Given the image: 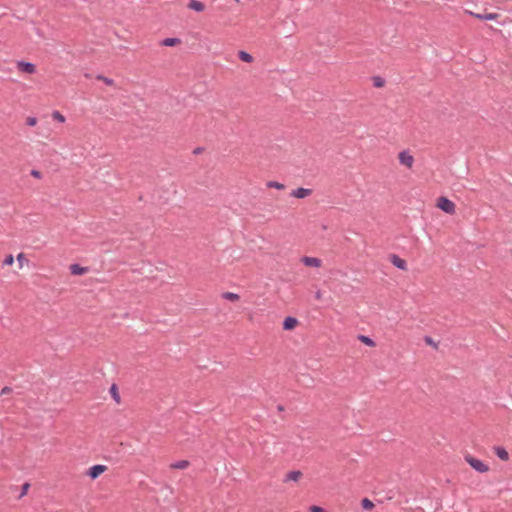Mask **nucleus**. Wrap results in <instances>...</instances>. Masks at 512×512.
Masks as SVG:
<instances>
[{"instance_id": "nucleus-22", "label": "nucleus", "mask_w": 512, "mask_h": 512, "mask_svg": "<svg viewBox=\"0 0 512 512\" xmlns=\"http://www.w3.org/2000/svg\"><path fill=\"white\" fill-rule=\"evenodd\" d=\"M110 393L113 397V399L117 402V403H120V396H119V393H118V389H117V386L115 384H113L110 388Z\"/></svg>"}, {"instance_id": "nucleus-34", "label": "nucleus", "mask_w": 512, "mask_h": 512, "mask_svg": "<svg viewBox=\"0 0 512 512\" xmlns=\"http://www.w3.org/2000/svg\"><path fill=\"white\" fill-rule=\"evenodd\" d=\"M425 341L428 344H433V341H432V339L430 337H426Z\"/></svg>"}, {"instance_id": "nucleus-9", "label": "nucleus", "mask_w": 512, "mask_h": 512, "mask_svg": "<svg viewBox=\"0 0 512 512\" xmlns=\"http://www.w3.org/2000/svg\"><path fill=\"white\" fill-rule=\"evenodd\" d=\"M298 324V320L295 317L288 316L283 321V329L284 330H292Z\"/></svg>"}, {"instance_id": "nucleus-18", "label": "nucleus", "mask_w": 512, "mask_h": 512, "mask_svg": "<svg viewBox=\"0 0 512 512\" xmlns=\"http://www.w3.org/2000/svg\"><path fill=\"white\" fill-rule=\"evenodd\" d=\"M358 339H359V341H361L362 343H364L365 345H367L369 347H374L376 345L375 341L368 336L359 335Z\"/></svg>"}, {"instance_id": "nucleus-10", "label": "nucleus", "mask_w": 512, "mask_h": 512, "mask_svg": "<svg viewBox=\"0 0 512 512\" xmlns=\"http://www.w3.org/2000/svg\"><path fill=\"white\" fill-rule=\"evenodd\" d=\"M470 15H472L473 17L480 19V20H496L498 18L497 13L480 14V13L470 12Z\"/></svg>"}, {"instance_id": "nucleus-3", "label": "nucleus", "mask_w": 512, "mask_h": 512, "mask_svg": "<svg viewBox=\"0 0 512 512\" xmlns=\"http://www.w3.org/2000/svg\"><path fill=\"white\" fill-rule=\"evenodd\" d=\"M398 159L400 164L406 166L407 168H412L414 164V157L406 150L401 151L398 155Z\"/></svg>"}, {"instance_id": "nucleus-1", "label": "nucleus", "mask_w": 512, "mask_h": 512, "mask_svg": "<svg viewBox=\"0 0 512 512\" xmlns=\"http://www.w3.org/2000/svg\"><path fill=\"white\" fill-rule=\"evenodd\" d=\"M465 461L479 473H486L489 471V466L487 464L471 455H466Z\"/></svg>"}, {"instance_id": "nucleus-12", "label": "nucleus", "mask_w": 512, "mask_h": 512, "mask_svg": "<svg viewBox=\"0 0 512 512\" xmlns=\"http://www.w3.org/2000/svg\"><path fill=\"white\" fill-rule=\"evenodd\" d=\"M494 452L499 459H501L503 461L509 460V453L507 452V450L504 447H501V446L494 447Z\"/></svg>"}, {"instance_id": "nucleus-27", "label": "nucleus", "mask_w": 512, "mask_h": 512, "mask_svg": "<svg viewBox=\"0 0 512 512\" xmlns=\"http://www.w3.org/2000/svg\"><path fill=\"white\" fill-rule=\"evenodd\" d=\"M385 84V81L381 77H375L374 78V86L377 88L383 87Z\"/></svg>"}, {"instance_id": "nucleus-20", "label": "nucleus", "mask_w": 512, "mask_h": 512, "mask_svg": "<svg viewBox=\"0 0 512 512\" xmlns=\"http://www.w3.org/2000/svg\"><path fill=\"white\" fill-rule=\"evenodd\" d=\"M52 118L60 123H64L66 120L65 116L57 110L52 112Z\"/></svg>"}, {"instance_id": "nucleus-14", "label": "nucleus", "mask_w": 512, "mask_h": 512, "mask_svg": "<svg viewBox=\"0 0 512 512\" xmlns=\"http://www.w3.org/2000/svg\"><path fill=\"white\" fill-rule=\"evenodd\" d=\"M70 272L73 275H83V274H85L87 272V268L86 267H81L78 264H72L70 266Z\"/></svg>"}, {"instance_id": "nucleus-28", "label": "nucleus", "mask_w": 512, "mask_h": 512, "mask_svg": "<svg viewBox=\"0 0 512 512\" xmlns=\"http://www.w3.org/2000/svg\"><path fill=\"white\" fill-rule=\"evenodd\" d=\"M26 123L28 126H35L37 124V118L36 117H28L26 120Z\"/></svg>"}, {"instance_id": "nucleus-5", "label": "nucleus", "mask_w": 512, "mask_h": 512, "mask_svg": "<svg viewBox=\"0 0 512 512\" xmlns=\"http://www.w3.org/2000/svg\"><path fill=\"white\" fill-rule=\"evenodd\" d=\"M17 68L19 71L28 74H34L36 72V66L31 62L18 61Z\"/></svg>"}, {"instance_id": "nucleus-25", "label": "nucleus", "mask_w": 512, "mask_h": 512, "mask_svg": "<svg viewBox=\"0 0 512 512\" xmlns=\"http://www.w3.org/2000/svg\"><path fill=\"white\" fill-rule=\"evenodd\" d=\"M17 261H18V263H19V267H20V268H22V267H23L24 263H27V262H28V260H27V258H26V256H25V254H24V253H19V254L17 255Z\"/></svg>"}, {"instance_id": "nucleus-16", "label": "nucleus", "mask_w": 512, "mask_h": 512, "mask_svg": "<svg viewBox=\"0 0 512 512\" xmlns=\"http://www.w3.org/2000/svg\"><path fill=\"white\" fill-rule=\"evenodd\" d=\"M238 57L241 61L246 63H251L253 61V56L246 51H239Z\"/></svg>"}, {"instance_id": "nucleus-11", "label": "nucleus", "mask_w": 512, "mask_h": 512, "mask_svg": "<svg viewBox=\"0 0 512 512\" xmlns=\"http://www.w3.org/2000/svg\"><path fill=\"white\" fill-rule=\"evenodd\" d=\"M187 6L189 9L194 10L196 12H202L205 9L204 3L198 0H190Z\"/></svg>"}, {"instance_id": "nucleus-30", "label": "nucleus", "mask_w": 512, "mask_h": 512, "mask_svg": "<svg viewBox=\"0 0 512 512\" xmlns=\"http://www.w3.org/2000/svg\"><path fill=\"white\" fill-rule=\"evenodd\" d=\"M12 392V388L9 387V386H5L1 389V392L0 394L1 395H7V394H10Z\"/></svg>"}, {"instance_id": "nucleus-6", "label": "nucleus", "mask_w": 512, "mask_h": 512, "mask_svg": "<svg viewBox=\"0 0 512 512\" xmlns=\"http://www.w3.org/2000/svg\"><path fill=\"white\" fill-rule=\"evenodd\" d=\"M301 262L307 267L320 268L322 265L321 259L317 257L304 256L301 258Z\"/></svg>"}, {"instance_id": "nucleus-15", "label": "nucleus", "mask_w": 512, "mask_h": 512, "mask_svg": "<svg viewBox=\"0 0 512 512\" xmlns=\"http://www.w3.org/2000/svg\"><path fill=\"white\" fill-rule=\"evenodd\" d=\"M189 466V461L180 460L170 464L171 469H186Z\"/></svg>"}, {"instance_id": "nucleus-24", "label": "nucleus", "mask_w": 512, "mask_h": 512, "mask_svg": "<svg viewBox=\"0 0 512 512\" xmlns=\"http://www.w3.org/2000/svg\"><path fill=\"white\" fill-rule=\"evenodd\" d=\"M98 80H101L103 81L106 85L108 86H112L114 84V80L111 79V78H108L106 76H103V75H97L96 77Z\"/></svg>"}, {"instance_id": "nucleus-17", "label": "nucleus", "mask_w": 512, "mask_h": 512, "mask_svg": "<svg viewBox=\"0 0 512 512\" xmlns=\"http://www.w3.org/2000/svg\"><path fill=\"white\" fill-rule=\"evenodd\" d=\"M181 41L179 38H165L161 44L163 46L172 47L179 44Z\"/></svg>"}, {"instance_id": "nucleus-31", "label": "nucleus", "mask_w": 512, "mask_h": 512, "mask_svg": "<svg viewBox=\"0 0 512 512\" xmlns=\"http://www.w3.org/2000/svg\"><path fill=\"white\" fill-rule=\"evenodd\" d=\"M309 510L310 512H326L325 509L319 506H311Z\"/></svg>"}, {"instance_id": "nucleus-23", "label": "nucleus", "mask_w": 512, "mask_h": 512, "mask_svg": "<svg viewBox=\"0 0 512 512\" xmlns=\"http://www.w3.org/2000/svg\"><path fill=\"white\" fill-rule=\"evenodd\" d=\"M361 505L364 510H371L374 507V503L368 498H364L361 501Z\"/></svg>"}, {"instance_id": "nucleus-35", "label": "nucleus", "mask_w": 512, "mask_h": 512, "mask_svg": "<svg viewBox=\"0 0 512 512\" xmlns=\"http://www.w3.org/2000/svg\"><path fill=\"white\" fill-rule=\"evenodd\" d=\"M194 153H200V148H197Z\"/></svg>"}, {"instance_id": "nucleus-19", "label": "nucleus", "mask_w": 512, "mask_h": 512, "mask_svg": "<svg viewBox=\"0 0 512 512\" xmlns=\"http://www.w3.org/2000/svg\"><path fill=\"white\" fill-rule=\"evenodd\" d=\"M222 297L228 301H232V302H235V301H238L240 296L237 294V293H233V292H224L222 294Z\"/></svg>"}, {"instance_id": "nucleus-32", "label": "nucleus", "mask_w": 512, "mask_h": 512, "mask_svg": "<svg viewBox=\"0 0 512 512\" xmlns=\"http://www.w3.org/2000/svg\"><path fill=\"white\" fill-rule=\"evenodd\" d=\"M30 174H31V176H33V177H35V178H37V179H40V178H41V176H42V175H41V172H40V171H38V170H35V169H33V170L31 171V173H30Z\"/></svg>"}, {"instance_id": "nucleus-2", "label": "nucleus", "mask_w": 512, "mask_h": 512, "mask_svg": "<svg viewBox=\"0 0 512 512\" xmlns=\"http://www.w3.org/2000/svg\"><path fill=\"white\" fill-rule=\"evenodd\" d=\"M437 207L447 214L452 215L455 213V204L444 196L438 198Z\"/></svg>"}, {"instance_id": "nucleus-8", "label": "nucleus", "mask_w": 512, "mask_h": 512, "mask_svg": "<svg viewBox=\"0 0 512 512\" xmlns=\"http://www.w3.org/2000/svg\"><path fill=\"white\" fill-rule=\"evenodd\" d=\"M311 193H312L311 189L300 187V188L292 190L290 195L294 198L302 199V198H305V197L311 195Z\"/></svg>"}, {"instance_id": "nucleus-33", "label": "nucleus", "mask_w": 512, "mask_h": 512, "mask_svg": "<svg viewBox=\"0 0 512 512\" xmlns=\"http://www.w3.org/2000/svg\"><path fill=\"white\" fill-rule=\"evenodd\" d=\"M321 297H322V293H321V291H317V292L315 293V298H316V299H321Z\"/></svg>"}, {"instance_id": "nucleus-7", "label": "nucleus", "mask_w": 512, "mask_h": 512, "mask_svg": "<svg viewBox=\"0 0 512 512\" xmlns=\"http://www.w3.org/2000/svg\"><path fill=\"white\" fill-rule=\"evenodd\" d=\"M390 262L400 270H403V271L407 270L406 261L396 254L390 255Z\"/></svg>"}, {"instance_id": "nucleus-29", "label": "nucleus", "mask_w": 512, "mask_h": 512, "mask_svg": "<svg viewBox=\"0 0 512 512\" xmlns=\"http://www.w3.org/2000/svg\"><path fill=\"white\" fill-rule=\"evenodd\" d=\"M30 485L29 483H25L23 486H22V491L19 495V498L23 497L24 495H26L28 489H29Z\"/></svg>"}, {"instance_id": "nucleus-21", "label": "nucleus", "mask_w": 512, "mask_h": 512, "mask_svg": "<svg viewBox=\"0 0 512 512\" xmlns=\"http://www.w3.org/2000/svg\"><path fill=\"white\" fill-rule=\"evenodd\" d=\"M267 187L274 188L277 190H283L285 188V185L277 181H269L267 182Z\"/></svg>"}, {"instance_id": "nucleus-26", "label": "nucleus", "mask_w": 512, "mask_h": 512, "mask_svg": "<svg viewBox=\"0 0 512 512\" xmlns=\"http://www.w3.org/2000/svg\"><path fill=\"white\" fill-rule=\"evenodd\" d=\"M14 263V256L12 254H9L5 257L3 261V265L10 266Z\"/></svg>"}, {"instance_id": "nucleus-4", "label": "nucleus", "mask_w": 512, "mask_h": 512, "mask_svg": "<svg viewBox=\"0 0 512 512\" xmlns=\"http://www.w3.org/2000/svg\"><path fill=\"white\" fill-rule=\"evenodd\" d=\"M107 470V466L105 465H101V464H97V465H94L92 467H90L87 471V475L91 478V479H96L97 477H99L103 472H105Z\"/></svg>"}, {"instance_id": "nucleus-13", "label": "nucleus", "mask_w": 512, "mask_h": 512, "mask_svg": "<svg viewBox=\"0 0 512 512\" xmlns=\"http://www.w3.org/2000/svg\"><path fill=\"white\" fill-rule=\"evenodd\" d=\"M301 476H302V473L300 471L293 470L286 474L284 481L285 482H289V481L296 482L301 478Z\"/></svg>"}]
</instances>
